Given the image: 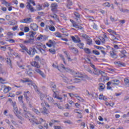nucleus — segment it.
I'll return each mask as SVG.
<instances>
[{
	"label": "nucleus",
	"mask_w": 129,
	"mask_h": 129,
	"mask_svg": "<svg viewBox=\"0 0 129 129\" xmlns=\"http://www.w3.org/2000/svg\"><path fill=\"white\" fill-rule=\"evenodd\" d=\"M40 99L42 100L41 106H42V108L40 109V111L43 114H48L49 111L46 108V106L50 107V105L46 102V100H48L49 102H54V100H53V98L43 94L40 95Z\"/></svg>",
	"instance_id": "obj_1"
},
{
	"label": "nucleus",
	"mask_w": 129,
	"mask_h": 129,
	"mask_svg": "<svg viewBox=\"0 0 129 129\" xmlns=\"http://www.w3.org/2000/svg\"><path fill=\"white\" fill-rule=\"evenodd\" d=\"M72 74L75 77H77V78L71 80V82H73V83H79V82H81L82 80H85V79L88 78L87 76H83V75L79 73V72H72Z\"/></svg>",
	"instance_id": "obj_2"
},
{
	"label": "nucleus",
	"mask_w": 129,
	"mask_h": 129,
	"mask_svg": "<svg viewBox=\"0 0 129 129\" xmlns=\"http://www.w3.org/2000/svg\"><path fill=\"white\" fill-rule=\"evenodd\" d=\"M24 116L26 118H29L30 122H33L36 124H41L42 122L45 121V120L43 119V118H39L38 119L35 118V116L31 115L30 112H28L26 115H24Z\"/></svg>",
	"instance_id": "obj_3"
},
{
	"label": "nucleus",
	"mask_w": 129,
	"mask_h": 129,
	"mask_svg": "<svg viewBox=\"0 0 129 129\" xmlns=\"http://www.w3.org/2000/svg\"><path fill=\"white\" fill-rule=\"evenodd\" d=\"M31 65L33 67H35L34 70V73H38V74H40L42 78H46V75L43 72V71H41V70L39 69V68H41V66L36 61H32L31 62Z\"/></svg>",
	"instance_id": "obj_4"
},
{
	"label": "nucleus",
	"mask_w": 129,
	"mask_h": 129,
	"mask_svg": "<svg viewBox=\"0 0 129 129\" xmlns=\"http://www.w3.org/2000/svg\"><path fill=\"white\" fill-rule=\"evenodd\" d=\"M31 4H32L33 6H36L35 1L33 0H28V2L26 3V8L27 10H29L30 12H31V13H34V12H35L36 10H35L34 7L31 5Z\"/></svg>",
	"instance_id": "obj_5"
},
{
	"label": "nucleus",
	"mask_w": 129,
	"mask_h": 129,
	"mask_svg": "<svg viewBox=\"0 0 129 129\" xmlns=\"http://www.w3.org/2000/svg\"><path fill=\"white\" fill-rule=\"evenodd\" d=\"M23 98H24V97L22 95L18 97V100L19 102H22L21 105L24 109L23 115L24 116V115H26V114L28 113L29 111H27V107L26 106V104L24 103V102L23 101Z\"/></svg>",
	"instance_id": "obj_6"
},
{
	"label": "nucleus",
	"mask_w": 129,
	"mask_h": 129,
	"mask_svg": "<svg viewBox=\"0 0 129 129\" xmlns=\"http://www.w3.org/2000/svg\"><path fill=\"white\" fill-rule=\"evenodd\" d=\"M107 32H108L110 34L112 40H116V37H117V34H116V32H115V31L110 29H109L107 30Z\"/></svg>",
	"instance_id": "obj_7"
},
{
	"label": "nucleus",
	"mask_w": 129,
	"mask_h": 129,
	"mask_svg": "<svg viewBox=\"0 0 129 129\" xmlns=\"http://www.w3.org/2000/svg\"><path fill=\"white\" fill-rule=\"evenodd\" d=\"M26 69L25 73L26 74H27L28 76H30V77H32L33 76V70L31 68V66H27V68Z\"/></svg>",
	"instance_id": "obj_8"
},
{
	"label": "nucleus",
	"mask_w": 129,
	"mask_h": 129,
	"mask_svg": "<svg viewBox=\"0 0 129 129\" xmlns=\"http://www.w3.org/2000/svg\"><path fill=\"white\" fill-rule=\"evenodd\" d=\"M24 45H34L35 44V39L34 38H29L23 41Z\"/></svg>",
	"instance_id": "obj_9"
},
{
	"label": "nucleus",
	"mask_w": 129,
	"mask_h": 129,
	"mask_svg": "<svg viewBox=\"0 0 129 129\" xmlns=\"http://www.w3.org/2000/svg\"><path fill=\"white\" fill-rule=\"evenodd\" d=\"M20 46L23 50H22V52H25V51H26V52H27V53H28V54H29V55H30V56L33 55V54H32V52L31 51L29 50V49H28V48H27L26 46L24 45V44H20Z\"/></svg>",
	"instance_id": "obj_10"
},
{
	"label": "nucleus",
	"mask_w": 129,
	"mask_h": 129,
	"mask_svg": "<svg viewBox=\"0 0 129 129\" xmlns=\"http://www.w3.org/2000/svg\"><path fill=\"white\" fill-rule=\"evenodd\" d=\"M34 44H35V46H33V50H35V49H38V50H39V47H43V48H46V46L43 45V44L40 42H37Z\"/></svg>",
	"instance_id": "obj_11"
},
{
	"label": "nucleus",
	"mask_w": 129,
	"mask_h": 129,
	"mask_svg": "<svg viewBox=\"0 0 129 129\" xmlns=\"http://www.w3.org/2000/svg\"><path fill=\"white\" fill-rule=\"evenodd\" d=\"M71 39L72 41L74 42V43H80V42H81V40H80V38L77 35H75V37L71 36Z\"/></svg>",
	"instance_id": "obj_12"
},
{
	"label": "nucleus",
	"mask_w": 129,
	"mask_h": 129,
	"mask_svg": "<svg viewBox=\"0 0 129 129\" xmlns=\"http://www.w3.org/2000/svg\"><path fill=\"white\" fill-rule=\"evenodd\" d=\"M30 29L33 31H38L39 27L36 23H32L30 24Z\"/></svg>",
	"instance_id": "obj_13"
},
{
	"label": "nucleus",
	"mask_w": 129,
	"mask_h": 129,
	"mask_svg": "<svg viewBox=\"0 0 129 129\" xmlns=\"http://www.w3.org/2000/svg\"><path fill=\"white\" fill-rule=\"evenodd\" d=\"M14 112L17 116V117H18L20 119H22V116H21L22 115V113L19 111V109H18V108L14 110Z\"/></svg>",
	"instance_id": "obj_14"
},
{
	"label": "nucleus",
	"mask_w": 129,
	"mask_h": 129,
	"mask_svg": "<svg viewBox=\"0 0 129 129\" xmlns=\"http://www.w3.org/2000/svg\"><path fill=\"white\" fill-rule=\"evenodd\" d=\"M31 22H33V20L32 18H30L20 20V23H25L26 24H29V23H31Z\"/></svg>",
	"instance_id": "obj_15"
},
{
	"label": "nucleus",
	"mask_w": 129,
	"mask_h": 129,
	"mask_svg": "<svg viewBox=\"0 0 129 129\" xmlns=\"http://www.w3.org/2000/svg\"><path fill=\"white\" fill-rule=\"evenodd\" d=\"M60 77L66 83H71V84H72V83H71V80H69L67 77H65V76L62 75H61Z\"/></svg>",
	"instance_id": "obj_16"
},
{
	"label": "nucleus",
	"mask_w": 129,
	"mask_h": 129,
	"mask_svg": "<svg viewBox=\"0 0 129 129\" xmlns=\"http://www.w3.org/2000/svg\"><path fill=\"white\" fill-rule=\"evenodd\" d=\"M69 49L74 53V54H77L78 53V49L75 47H74L72 46H69Z\"/></svg>",
	"instance_id": "obj_17"
},
{
	"label": "nucleus",
	"mask_w": 129,
	"mask_h": 129,
	"mask_svg": "<svg viewBox=\"0 0 129 129\" xmlns=\"http://www.w3.org/2000/svg\"><path fill=\"white\" fill-rule=\"evenodd\" d=\"M50 16L51 18H53L57 23H59L60 20H59V17L57 16L56 14H50Z\"/></svg>",
	"instance_id": "obj_18"
},
{
	"label": "nucleus",
	"mask_w": 129,
	"mask_h": 129,
	"mask_svg": "<svg viewBox=\"0 0 129 129\" xmlns=\"http://www.w3.org/2000/svg\"><path fill=\"white\" fill-rule=\"evenodd\" d=\"M99 73L103 76L104 80H109V78L106 77V74L103 71H100Z\"/></svg>",
	"instance_id": "obj_19"
},
{
	"label": "nucleus",
	"mask_w": 129,
	"mask_h": 129,
	"mask_svg": "<svg viewBox=\"0 0 129 129\" xmlns=\"http://www.w3.org/2000/svg\"><path fill=\"white\" fill-rule=\"evenodd\" d=\"M114 64L120 67H124V66H125V63H122L120 61H115Z\"/></svg>",
	"instance_id": "obj_20"
},
{
	"label": "nucleus",
	"mask_w": 129,
	"mask_h": 129,
	"mask_svg": "<svg viewBox=\"0 0 129 129\" xmlns=\"http://www.w3.org/2000/svg\"><path fill=\"white\" fill-rule=\"evenodd\" d=\"M50 8L51 9V11L54 12V10H56V9L58 8V5H57V3H52L51 5Z\"/></svg>",
	"instance_id": "obj_21"
},
{
	"label": "nucleus",
	"mask_w": 129,
	"mask_h": 129,
	"mask_svg": "<svg viewBox=\"0 0 129 129\" xmlns=\"http://www.w3.org/2000/svg\"><path fill=\"white\" fill-rule=\"evenodd\" d=\"M75 97H76L77 99L80 101V102H84L85 100L83 98H81L78 94H75Z\"/></svg>",
	"instance_id": "obj_22"
},
{
	"label": "nucleus",
	"mask_w": 129,
	"mask_h": 129,
	"mask_svg": "<svg viewBox=\"0 0 129 129\" xmlns=\"http://www.w3.org/2000/svg\"><path fill=\"white\" fill-rule=\"evenodd\" d=\"M61 33H63V35H64V36H69V34H68V33H67V30L65 28H60V29Z\"/></svg>",
	"instance_id": "obj_23"
},
{
	"label": "nucleus",
	"mask_w": 129,
	"mask_h": 129,
	"mask_svg": "<svg viewBox=\"0 0 129 129\" xmlns=\"http://www.w3.org/2000/svg\"><path fill=\"white\" fill-rule=\"evenodd\" d=\"M105 88V86L103 84H99V90L100 91H103L104 89Z\"/></svg>",
	"instance_id": "obj_24"
},
{
	"label": "nucleus",
	"mask_w": 129,
	"mask_h": 129,
	"mask_svg": "<svg viewBox=\"0 0 129 129\" xmlns=\"http://www.w3.org/2000/svg\"><path fill=\"white\" fill-rule=\"evenodd\" d=\"M67 8L68 9H69V10H70V9H71V8H70V6H72L73 5V3L72 2V1L71 0H68L67 1Z\"/></svg>",
	"instance_id": "obj_25"
},
{
	"label": "nucleus",
	"mask_w": 129,
	"mask_h": 129,
	"mask_svg": "<svg viewBox=\"0 0 129 129\" xmlns=\"http://www.w3.org/2000/svg\"><path fill=\"white\" fill-rule=\"evenodd\" d=\"M20 82H22V83H26V82H31V83H32V81L29 80L28 78H24L23 79L20 80Z\"/></svg>",
	"instance_id": "obj_26"
},
{
	"label": "nucleus",
	"mask_w": 129,
	"mask_h": 129,
	"mask_svg": "<svg viewBox=\"0 0 129 129\" xmlns=\"http://www.w3.org/2000/svg\"><path fill=\"white\" fill-rule=\"evenodd\" d=\"M112 84L113 85H118L119 84V80L116 79L112 80Z\"/></svg>",
	"instance_id": "obj_27"
},
{
	"label": "nucleus",
	"mask_w": 129,
	"mask_h": 129,
	"mask_svg": "<svg viewBox=\"0 0 129 129\" xmlns=\"http://www.w3.org/2000/svg\"><path fill=\"white\" fill-rule=\"evenodd\" d=\"M1 3L2 5H5L7 7H10V6H11V4L8 3L6 0H1Z\"/></svg>",
	"instance_id": "obj_28"
},
{
	"label": "nucleus",
	"mask_w": 129,
	"mask_h": 129,
	"mask_svg": "<svg viewBox=\"0 0 129 129\" xmlns=\"http://www.w3.org/2000/svg\"><path fill=\"white\" fill-rule=\"evenodd\" d=\"M55 105H56V106L59 108V109H61V110H63L64 109V106L61 105L60 104L55 103L54 104Z\"/></svg>",
	"instance_id": "obj_29"
},
{
	"label": "nucleus",
	"mask_w": 129,
	"mask_h": 129,
	"mask_svg": "<svg viewBox=\"0 0 129 129\" xmlns=\"http://www.w3.org/2000/svg\"><path fill=\"white\" fill-rule=\"evenodd\" d=\"M87 44L90 45H92V39H91L90 37H88V38H87Z\"/></svg>",
	"instance_id": "obj_30"
},
{
	"label": "nucleus",
	"mask_w": 129,
	"mask_h": 129,
	"mask_svg": "<svg viewBox=\"0 0 129 129\" xmlns=\"http://www.w3.org/2000/svg\"><path fill=\"white\" fill-rule=\"evenodd\" d=\"M73 27H74V28H76V29H80L81 30H82V27L77 25L75 22L73 24Z\"/></svg>",
	"instance_id": "obj_31"
},
{
	"label": "nucleus",
	"mask_w": 129,
	"mask_h": 129,
	"mask_svg": "<svg viewBox=\"0 0 129 129\" xmlns=\"http://www.w3.org/2000/svg\"><path fill=\"white\" fill-rule=\"evenodd\" d=\"M37 40L38 41H45V37L42 35H40L37 38Z\"/></svg>",
	"instance_id": "obj_32"
},
{
	"label": "nucleus",
	"mask_w": 129,
	"mask_h": 129,
	"mask_svg": "<svg viewBox=\"0 0 129 129\" xmlns=\"http://www.w3.org/2000/svg\"><path fill=\"white\" fill-rule=\"evenodd\" d=\"M29 37L30 38H34L35 37V35L37 34L36 32H29Z\"/></svg>",
	"instance_id": "obj_33"
},
{
	"label": "nucleus",
	"mask_w": 129,
	"mask_h": 129,
	"mask_svg": "<svg viewBox=\"0 0 129 129\" xmlns=\"http://www.w3.org/2000/svg\"><path fill=\"white\" fill-rule=\"evenodd\" d=\"M54 35L57 38H62V35H61V33H60L59 32L54 33Z\"/></svg>",
	"instance_id": "obj_34"
},
{
	"label": "nucleus",
	"mask_w": 129,
	"mask_h": 129,
	"mask_svg": "<svg viewBox=\"0 0 129 129\" xmlns=\"http://www.w3.org/2000/svg\"><path fill=\"white\" fill-rule=\"evenodd\" d=\"M84 51L86 53V54H91V50H90L88 48H84Z\"/></svg>",
	"instance_id": "obj_35"
},
{
	"label": "nucleus",
	"mask_w": 129,
	"mask_h": 129,
	"mask_svg": "<svg viewBox=\"0 0 129 129\" xmlns=\"http://www.w3.org/2000/svg\"><path fill=\"white\" fill-rule=\"evenodd\" d=\"M110 55L112 58H117L116 54H115L113 51L110 52Z\"/></svg>",
	"instance_id": "obj_36"
},
{
	"label": "nucleus",
	"mask_w": 129,
	"mask_h": 129,
	"mask_svg": "<svg viewBox=\"0 0 129 129\" xmlns=\"http://www.w3.org/2000/svg\"><path fill=\"white\" fill-rule=\"evenodd\" d=\"M99 99H101L102 100H106L107 99L106 97H104L103 94H100L99 96Z\"/></svg>",
	"instance_id": "obj_37"
},
{
	"label": "nucleus",
	"mask_w": 129,
	"mask_h": 129,
	"mask_svg": "<svg viewBox=\"0 0 129 129\" xmlns=\"http://www.w3.org/2000/svg\"><path fill=\"white\" fill-rule=\"evenodd\" d=\"M11 89V87H9L5 88L4 90V93H8V92H9Z\"/></svg>",
	"instance_id": "obj_38"
},
{
	"label": "nucleus",
	"mask_w": 129,
	"mask_h": 129,
	"mask_svg": "<svg viewBox=\"0 0 129 129\" xmlns=\"http://www.w3.org/2000/svg\"><path fill=\"white\" fill-rule=\"evenodd\" d=\"M78 43L77 46H78L80 49H82L83 47H84V43H81V42Z\"/></svg>",
	"instance_id": "obj_39"
},
{
	"label": "nucleus",
	"mask_w": 129,
	"mask_h": 129,
	"mask_svg": "<svg viewBox=\"0 0 129 129\" xmlns=\"http://www.w3.org/2000/svg\"><path fill=\"white\" fill-rule=\"evenodd\" d=\"M49 51L50 53H51V54H52L53 55H55V54H56V50H55V49L53 48L49 49Z\"/></svg>",
	"instance_id": "obj_40"
},
{
	"label": "nucleus",
	"mask_w": 129,
	"mask_h": 129,
	"mask_svg": "<svg viewBox=\"0 0 129 129\" xmlns=\"http://www.w3.org/2000/svg\"><path fill=\"white\" fill-rule=\"evenodd\" d=\"M64 53L66 54V57L67 58L68 61H72V59H71V58L70 57V55H69L67 52H64Z\"/></svg>",
	"instance_id": "obj_41"
},
{
	"label": "nucleus",
	"mask_w": 129,
	"mask_h": 129,
	"mask_svg": "<svg viewBox=\"0 0 129 129\" xmlns=\"http://www.w3.org/2000/svg\"><path fill=\"white\" fill-rule=\"evenodd\" d=\"M58 56L61 58V59L63 61L64 64H66V61H65V58H64V56L61 54H58Z\"/></svg>",
	"instance_id": "obj_42"
},
{
	"label": "nucleus",
	"mask_w": 129,
	"mask_h": 129,
	"mask_svg": "<svg viewBox=\"0 0 129 129\" xmlns=\"http://www.w3.org/2000/svg\"><path fill=\"white\" fill-rule=\"evenodd\" d=\"M58 56L61 58V59L63 61L64 64H66V61H65V58H64V56L61 54H58Z\"/></svg>",
	"instance_id": "obj_43"
},
{
	"label": "nucleus",
	"mask_w": 129,
	"mask_h": 129,
	"mask_svg": "<svg viewBox=\"0 0 129 129\" xmlns=\"http://www.w3.org/2000/svg\"><path fill=\"white\" fill-rule=\"evenodd\" d=\"M92 52L93 54H94V55H97V56H98V55H100V53L96 50H93Z\"/></svg>",
	"instance_id": "obj_44"
},
{
	"label": "nucleus",
	"mask_w": 129,
	"mask_h": 129,
	"mask_svg": "<svg viewBox=\"0 0 129 129\" xmlns=\"http://www.w3.org/2000/svg\"><path fill=\"white\" fill-rule=\"evenodd\" d=\"M0 83H2V84H6L7 82H6V80L3 79L2 78H0Z\"/></svg>",
	"instance_id": "obj_45"
},
{
	"label": "nucleus",
	"mask_w": 129,
	"mask_h": 129,
	"mask_svg": "<svg viewBox=\"0 0 129 129\" xmlns=\"http://www.w3.org/2000/svg\"><path fill=\"white\" fill-rule=\"evenodd\" d=\"M33 111H34V112H35V113H36V114H40V111H39V110H38V109H36L35 108H33L32 109Z\"/></svg>",
	"instance_id": "obj_46"
},
{
	"label": "nucleus",
	"mask_w": 129,
	"mask_h": 129,
	"mask_svg": "<svg viewBox=\"0 0 129 129\" xmlns=\"http://www.w3.org/2000/svg\"><path fill=\"white\" fill-rule=\"evenodd\" d=\"M103 6H104V7H107V8H109L110 7L109 3L108 2L103 4Z\"/></svg>",
	"instance_id": "obj_47"
},
{
	"label": "nucleus",
	"mask_w": 129,
	"mask_h": 129,
	"mask_svg": "<svg viewBox=\"0 0 129 129\" xmlns=\"http://www.w3.org/2000/svg\"><path fill=\"white\" fill-rule=\"evenodd\" d=\"M81 36L83 38H84V39H86V40L87 39V38L89 37H88V36H87V35L85 34H82V35H81Z\"/></svg>",
	"instance_id": "obj_48"
},
{
	"label": "nucleus",
	"mask_w": 129,
	"mask_h": 129,
	"mask_svg": "<svg viewBox=\"0 0 129 129\" xmlns=\"http://www.w3.org/2000/svg\"><path fill=\"white\" fill-rule=\"evenodd\" d=\"M50 31H51V32H55L56 31V29L54 26H50L49 28Z\"/></svg>",
	"instance_id": "obj_49"
},
{
	"label": "nucleus",
	"mask_w": 129,
	"mask_h": 129,
	"mask_svg": "<svg viewBox=\"0 0 129 129\" xmlns=\"http://www.w3.org/2000/svg\"><path fill=\"white\" fill-rule=\"evenodd\" d=\"M99 39L102 44H104V43H105V39H104V38L100 37Z\"/></svg>",
	"instance_id": "obj_50"
},
{
	"label": "nucleus",
	"mask_w": 129,
	"mask_h": 129,
	"mask_svg": "<svg viewBox=\"0 0 129 129\" xmlns=\"http://www.w3.org/2000/svg\"><path fill=\"white\" fill-rule=\"evenodd\" d=\"M6 61H7L8 64H9L10 66L12 65V61H11V59L7 58L6 59Z\"/></svg>",
	"instance_id": "obj_51"
},
{
	"label": "nucleus",
	"mask_w": 129,
	"mask_h": 129,
	"mask_svg": "<svg viewBox=\"0 0 129 129\" xmlns=\"http://www.w3.org/2000/svg\"><path fill=\"white\" fill-rule=\"evenodd\" d=\"M8 41L9 42V43H10V44H13L16 42L12 38L10 39Z\"/></svg>",
	"instance_id": "obj_52"
},
{
	"label": "nucleus",
	"mask_w": 129,
	"mask_h": 129,
	"mask_svg": "<svg viewBox=\"0 0 129 129\" xmlns=\"http://www.w3.org/2000/svg\"><path fill=\"white\" fill-rule=\"evenodd\" d=\"M29 31H30V28H29V27H24V31L25 32V33H28V32H29Z\"/></svg>",
	"instance_id": "obj_53"
},
{
	"label": "nucleus",
	"mask_w": 129,
	"mask_h": 129,
	"mask_svg": "<svg viewBox=\"0 0 129 129\" xmlns=\"http://www.w3.org/2000/svg\"><path fill=\"white\" fill-rule=\"evenodd\" d=\"M13 106L14 110L18 108V107H17V105H16V102H13Z\"/></svg>",
	"instance_id": "obj_54"
},
{
	"label": "nucleus",
	"mask_w": 129,
	"mask_h": 129,
	"mask_svg": "<svg viewBox=\"0 0 129 129\" xmlns=\"http://www.w3.org/2000/svg\"><path fill=\"white\" fill-rule=\"evenodd\" d=\"M124 81L125 84H126V85H127V84L129 83V80L127 78H125L124 79Z\"/></svg>",
	"instance_id": "obj_55"
},
{
	"label": "nucleus",
	"mask_w": 129,
	"mask_h": 129,
	"mask_svg": "<svg viewBox=\"0 0 129 129\" xmlns=\"http://www.w3.org/2000/svg\"><path fill=\"white\" fill-rule=\"evenodd\" d=\"M74 15L75 17H76L77 18H80V15H79V13L77 12H75Z\"/></svg>",
	"instance_id": "obj_56"
},
{
	"label": "nucleus",
	"mask_w": 129,
	"mask_h": 129,
	"mask_svg": "<svg viewBox=\"0 0 129 129\" xmlns=\"http://www.w3.org/2000/svg\"><path fill=\"white\" fill-rule=\"evenodd\" d=\"M35 61H40V57L38 55H36L34 59Z\"/></svg>",
	"instance_id": "obj_57"
},
{
	"label": "nucleus",
	"mask_w": 129,
	"mask_h": 129,
	"mask_svg": "<svg viewBox=\"0 0 129 129\" xmlns=\"http://www.w3.org/2000/svg\"><path fill=\"white\" fill-rule=\"evenodd\" d=\"M15 97V94L13 93H9L8 97Z\"/></svg>",
	"instance_id": "obj_58"
},
{
	"label": "nucleus",
	"mask_w": 129,
	"mask_h": 129,
	"mask_svg": "<svg viewBox=\"0 0 129 129\" xmlns=\"http://www.w3.org/2000/svg\"><path fill=\"white\" fill-rule=\"evenodd\" d=\"M55 98H56V99H58V100H60L61 102H62V97H60V96H56L55 97Z\"/></svg>",
	"instance_id": "obj_59"
},
{
	"label": "nucleus",
	"mask_w": 129,
	"mask_h": 129,
	"mask_svg": "<svg viewBox=\"0 0 129 129\" xmlns=\"http://www.w3.org/2000/svg\"><path fill=\"white\" fill-rule=\"evenodd\" d=\"M51 122H52L53 123L55 122H56L57 123H59L60 122V121L53 119L51 120Z\"/></svg>",
	"instance_id": "obj_60"
},
{
	"label": "nucleus",
	"mask_w": 129,
	"mask_h": 129,
	"mask_svg": "<svg viewBox=\"0 0 129 129\" xmlns=\"http://www.w3.org/2000/svg\"><path fill=\"white\" fill-rule=\"evenodd\" d=\"M19 68H21V69H25L26 71V68H27V66L25 67L24 66H19Z\"/></svg>",
	"instance_id": "obj_61"
},
{
	"label": "nucleus",
	"mask_w": 129,
	"mask_h": 129,
	"mask_svg": "<svg viewBox=\"0 0 129 129\" xmlns=\"http://www.w3.org/2000/svg\"><path fill=\"white\" fill-rule=\"evenodd\" d=\"M22 91H18L16 92V95H21V94H22Z\"/></svg>",
	"instance_id": "obj_62"
},
{
	"label": "nucleus",
	"mask_w": 129,
	"mask_h": 129,
	"mask_svg": "<svg viewBox=\"0 0 129 129\" xmlns=\"http://www.w3.org/2000/svg\"><path fill=\"white\" fill-rule=\"evenodd\" d=\"M20 8H21V9H24V8H25V4L21 3L20 5Z\"/></svg>",
	"instance_id": "obj_63"
},
{
	"label": "nucleus",
	"mask_w": 129,
	"mask_h": 129,
	"mask_svg": "<svg viewBox=\"0 0 129 129\" xmlns=\"http://www.w3.org/2000/svg\"><path fill=\"white\" fill-rule=\"evenodd\" d=\"M95 43L97 45H100V44L101 43L100 42V40H96Z\"/></svg>",
	"instance_id": "obj_64"
}]
</instances>
